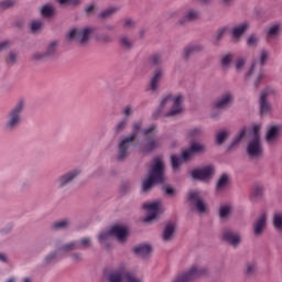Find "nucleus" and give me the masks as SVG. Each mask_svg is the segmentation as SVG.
I'll list each match as a JSON object with an SVG mask.
<instances>
[{"label": "nucleus", "instance_id": "obj_1", "mask_svg": "<svg viewBox=\"0 0 282 282\" xmlns=\"http://www.w3.org/2000/svg\"><path fill=\"white\" fill-rule=\"evenodd\" d=\"M208 274V267L202 263H194L185 271L178 273L172 282H192L202 279Z\"/></svg>", "mask_w": 282, "mask_h": 282}, {"label": "nucleus", "instance_id": "obj_2", "mask_svg": "<svg viewBox=\"0 0 282 282\" xmlns=\"http://www.w3.org/2000/svg\"><path fill=\"white\" fill-rule=\"evenodd\" d=\"M25 108V102L20 100L7 115L4 129L6 131H14L22 122L21 113Z\"/></svg>", "mask_w": 282, "mask_h": 282}, {"label": "nucleus", "instance_id": "obj_3", "mask_svg": "<svg viewBox=\"0 0 282 282\" xmlns=\"http://www.w3.org/2000/svg\"><path fill=\"white\" fill-rule=\"evenodd\" d=\"M204 151V145L199 144V143H193L188 150H185L181 156L178 155H172L171 158V163H172V169L174 171H177V169H180V165L182 164V162H186L188 160H191V156L193 155V153H199Z\"/></svg>", "mask_w": 282, "mask_h": 282}, {"label": "nucleus", "instance_id": "obj_4", "mask_svg": "<svg viewBox=\"0 0 282 282\" xmlns=\"http://www.w3.org/2000/svg\"><path fill=\"white\" fill-rule=\"evenodd\" d=\"M170 102H172V109L166 116L169 117L180 116V113L184 111V108L182 107V102H184V96L182 95H177L175 97L171 95L165 96L160 104V109H164V107L170 105Z\"/></svg>", "mask_w": 282, "mask_h": 282}, {"label": "nucleus", "instance_id": "obj_5", "mask_svg": "<svg viewBox=\"0 0 282 282\" xmlns=\"http://www.w3.org/2000/svg\"><path fill=\"white\" fill-rule=\"evenodd\" d=\"M140 129H142V122H134L132 134L120 141L118 160L122 161L124 160V158H127V151H129V147H131V143L133 142V140L138 138V133H140Z\"/></svg>", "mask_w": 282, "mask_h": 282}, {"label": "nucleus", "instance_id": "obj_6", "mask_svg": "<svg viewBox=\"0 0 282 282\" xmlns=\"http://www.w3.org/2000/svg\"><path fill=\"white\" fill-rule=\"evenodd\" d=\"M160 206H162V200L144 203L142 208L145 210L147 217L143 219V221H153V219L160 215Z\"/></svg>", "mask_w": 282, "mask_h": 282}, {"label": "nucleus", "instance_id": "obj_7", "mask_svg": "<svg viewBox=\"0 0 282 282\" xmlns=\"http://www.w3.org/2000/svg\"><path fill=\"white\" fill-rule=\"evenodd\" d=\"M165 165L164 161L160 156H155L152 160V164L149 170L148 177H164Z\"/></svg>", "mask_w": 282, "mask_h": 282}, {"label": "nucleus", "instance_id": "obj_8", "mask_svg": "<svg viewBox=\"0 0 282 282\" xmlns=\"http://www.w3.org/2000/svg\"><path fill=\"white\" fill-rule=\"evenodd\" d=\"M154 131L155 126H150L149 128L142 130L143 135H149L147 139L145 151H153L160 147V141L153 134Z\"/></svg>", "mask_w": 282, "mask_h": 282}, {"label": "nucleus", "instance_id": "obj_9", "mask_svg": "<svg viewBox=\"0 0 282 282\" xmlns=\"http://www.w3.org/2000/svg\"><path fill=\"white\" fill-rule=\"evenodd\" d=\"M188 202L194 206L197 213L206 212V203L202 199V194L197 191L189 192L187 196Z\"/></svg>", "mask_w": 282, "mask_h": 282}, {"label": "nucleus", "instance_id": "obj_10", "mask_svg": "<svg viewBox=\"0 0 282 282\" xmlns=\"http://www.w3.org/2000/svg\"><path fill=\"white\" fill-rule=\"evenodd\" d=\"M94 32V29L91 28H85L76 31V29H73L68 32L67 39H74V36H77V41L84 45V43H87L89 41V34Z\"/></svg>", "mask_w": 282, "mask_h": 282}, {"label": "nucleus", "instance_id": "obj_11", "mask_svg": "<svg viewBox=\"0 0 282 282\" xmlns=\"http://www.w3.org/2000/svg\"><path fill=\"white\" fill-rule=\"evenodd\" d=\"M110 234L112 237H116L119 243H124L129 237V230L126 226L115 225L110 228Z\"/></svg>", "mask_w": 282, "mask_h": 282}, {"label": "nucleus", "instance_id": "obj_12", "mask_svg": "<svg viewBox=\"0 0 282 282\" xmlns=\"http://www.w3.org/2000/svg\"><path fill=\"white\" fill-rule=\"evenodd\" d=\"M223 239L235 247H237L238 243H241V235L232 229H225L223 231Z\"/></svg>", "mask_w": 282, "mask_h": 282}, {"label": "nucleus", "instance_id": "obj_13", "mask_svg": "<svg viewBox=\"0 0 282 282\" xmlns=\"http://www.w3.org/2000/svg\"><path fill=\"white\" fill-rule=\"evenodd\" d=\"M250 158H259L263 153V148L261 147V139L253 138L247 148Z\"/></svg>", "mask_w": 282, "mask_h": 282}, {"label": "nucleus", "instance_id": "obj_14", "mask_svg": "<svg viewBox=\"0 0 282 282\" xmlns=\"http://www.w3.org/2000/svg\"><path fill=\"white\" fill-rule=\"evenodd\" d=\"M215 175V166L206 165L204 167L195 169L191 172V177H213Z\"/></svg>", "mask_w": 282, "mask_h": 282}, {"label": "nucleus", "instance_id": "obj_15", "mask_svg": "<svg viewBox=\"0 0 282 282\" xmlns=\"http://www.w3.org/2000/svg\"><path fill=\"white\" fill-rule=\"evenodd\" d=\"M126 267L120 265L118 269L111 271L108 276V282H124Z\"/></svg>", "mask_w": 282, "mask_h": 282}, {"label": "nucleus", "instance_id": "obj_16", "mask_svg": "<svg viewBox=\"0 0 282 282\" xmlns=\"http://www.w3.org/2000/svg\"><path fill=\"white\" fill-rule=\"evenodd\" d=\"M268 221V216L265 213L261 214L256 221L253 223V232L259 237V235H262L263 230H265V224Z\"/></svg>", "mask_w": 282, "mask_h": 282}, {"label": "nucleus", "instance_id": "obj_17", "mask_svg": "<svg viewBox=\"0 0 282 282\" xmlns=\"http://www.w3.org/2000/svg\"><path fill=\"white\" fill-rule=\"evenodd\" d=\"M164 177H149L142 182V192L143 193H149L155 184H163Z\"/></svg>", "mask_w": 282, "mask_h": 282}, {"label": "nucleus", "instance_id": "obj_18", "mask_svg": "<svg viewBox=\"0 0 282 282\" xmlns=\"http://www.w3.org/2000/svg\"><path fill=\"white\" fill-rule=\"evenodd\" d=\"M270 94V89L262 90L260 96V113L261 116H268V112L270 111V104H268L267 98Z\"/></svg>", "mask_w": 282, "mask_h": 282}, {"label": "nucleus", "instance_id": "obj_19", "mask_svg": "<svg viewBox=\"0 0 282 282\" xmlns=\"http://www.w3.org/2000/svg\"><path fill=\"white\" fill-rule=\"evenodd\" d=\"M175 235V224L170 223L165 226L162 235L163 241H171Z\"/></svg>", "mask_w": 282, "mask_h": 282}, {"label": "nucleus", "instance_id": "obj_20", "mask_svg": "<svg viewBox=\"0 0 282 282\" xmlns=\"http://www.w3.org/2000/svg\"><path fill=\"white\" fill-rule=\"evenodd\" d=\"M232 100V95L230 93H227L223 95V97L215 104L216 109H226L228 105H230V101Z\"/></svg>", "mask_w": 282, "mask_h": 282}, {"label": "nucleus", "instance_id": "obj_21", "mask_svg": "<svg viewBox=\"0 0 282 282\" xmlns=\"http://www.w3.org/2000/svg\"><path fill=\"white\" fill-rule=\"evenodd\" d=\"M160 80H162V69L156 68L154 72V75L150 82V89L152 91H155V89H158V83H160Z\"/></svg>", "mask_w": 282, "mask_h": 282}, {"label": "nucleus", "instance_id": "obj_22", "mask_svg": "<svg viewBox=\"0 0 282 282\" xmlns=\"http://www.w3.org/2000/svg\"><path fill=\"white\" fill-rule=\"evenodd\" d=\"M111 229L107 230V231H101L98 235V240L99 242L105 246L106 248H109V241H111Z\"/></svg>", "mask_w": 282, "mask_h": 282}, {"label": "nucleus", "instance_id": "obj_23", "mask_svg": "<svg viewBox=\"0 0 282 282\" xmlns=\"http://www.w3.org/2000/svg\"><path fill=\"white\" fill-rule=\"evenodd\" d=\"M133 252L139 257H147L151 253V247L149 245H139L134 247Z\"/></svg>", "mask_w": 282, "mask_h": 282}, {"label": "nucleus", "instance_id": "obj_24", "mask_svg": "<svg viewBox=\"0 0 282 282\" xmlns=\"http://www.w3.org/2000/svg\"><path fill=\"white\" fill-rule=\"evenodd\" d=\"M72 250H78V245L76 243V241H72V242L63 245L58 249V252L61 254H67V252H72Z\"/></svg>", "mask_w": 282, "mask_h": 282}, {"label": "nucleus", "instance_id": "obj_25", "mask_svg": "<svg viewBox=\"0 0 282 282\" xmlns=\"http://www.w3.org/2000/svg\"><path fill=\"white\" fill-rule=\"evenodd\" d=\"M123 282H144V280L141 276H138L135 273L131 271H127L123 275Z\"/></svg>", "mask_w": 282, "mask_h": 282}, {"label": "nucleus", "instance_id": "obj_26", "mask_svg": "<svg viewBox=\"0 0 282 282\" xmlns=\"http://www.w3.org/2000/svg\"><path fill=\"white\" fill-rule=\"evenodd\" d=\"M248 30V23H242L239 26L234 28L232 30V36L234 39H240L243 35V32Z\"/></svg>", "mask_w": 282, "mask_h": 282}, {"label": "nucleus", "instance_id": "obj_27", "mask_svg": "<svg viewBox=\"0 0 282 282\" xmlns=\"http://www.w3.org/2000/svg\"><path fill=\"white\" fill-rule=\"evenodd\" d=\"M203 47L202 45H189L184 51V58H188V56H192V54H197V52H202Z\"/></svg>", "mask_w": 282, "mask_h": 282}, {"label": "nucleus", "instance_id": "obj_28", "mask_svg": "<svg viewBox=\"0 0 282 282\" xmlns=\"http://www.w3.org/2000/svg\"><path fill=\"white\" fill-rule=\"evenodd\" d=\"M61 256H62V253L57 249L56 251L51 252L45 257V262L53 263V261H58V257H61Z\"/></svg>", "mask_w": 282, "mask_h": 282}, {"label": "nucleus", "instance_id": "obj_29", "mask_svg": "<svg viewBox=\"0 0 282 282\" xmlns=\"http://www.w3.org/2000/svg\"><path fill=\"white\" fill-rule=\"evenodd\" d=\"M232 213V205L226 204L220 207L219 214L220 217L226 218Z\"/></svg>", "mask_w": 282, "mask_h": 282}, {"label": "nucleus", "instance_id": "obj_30", "mask_svg": "<svg viewBox=\"0 0 282 282\" xmlns=\"http://www.w3.org/2000/svg\"><path fill=\"white\" fill-rule=\"evenodd\" d=\"M186 21H197L199 19V11L196 10H189L185 14Z\"/></svg>", "mask_w": 282, "mask_h": 282}, {"label": "nucleus", "instance_id": "obj_31", "mask_svg": "<svg viewBox=\"0 0 282 282\" xmlns=\"http://www.w3.org/2000/svg\"><path fill=\"white\" fill-rule=\"evenodd\" d=\"M228 184H230V180L228 177H221L218 180V182L216 184V188H217V191H224V188H226V186H228Z\"/></svg>", "mask_w": 282, "mask_h": 282}, {"label": "nucleus", "instance_id": "obj_32", "mask_svg": "<svg viewBox=\"0 0 282 282\" xmlns=\"http://www.w3.org/2000/svg\"><path fill=\"white\" fill-rule=\"evenodd\" d=\"M127 124H129V119L124 118L123 120L119 121L118 124L115 127L116 133H120L127 129Z\"/></svg>", "mask_w": 282, "mask_h": 282}, {"label": "nucleus", "instance_id": "obj_33", "mask_svg": "<svg viewBox=\"0 0 282 282\" xmlns=\"http://www.w3.org/2000/svg\"><path fill=\"white\" fill-rule=\"evenodd\" d=\"M279 30H281V26L279 24H274L273 26H271L267 31V34H268L269 39H274V36H278L279 35Z\"/></svg>", "mask_w": 282, "mask_h": 282}, {"label": "nucleus", "instance_id": "obj_34", "mask_svg": "<svg viewBox=\"0 0 282 282\" xmlns=\"http://www.w3.org/2000/svg\"><path fill=\"white\" fill-rule=\"evenodd\" d=\"M115 12H118V8L110 7V8L106 9L104 12H101L99 14V18L100 19H107V18L111 17V14H115Z\"/></svg>", "mask_w": 282, "mask_h": 282}, {"label": "nucleus", "instance_id": "obj_35", "mask_svg": "<svg viewBox=\"0 0 282 282\" xmlns=\"http://www.w3.org/2000/svg\"><path fill=\"white\" fill-rule=\"evenodd\" d=\"M75 242L77 245V250H80V248H89V246H91V240L89 238H83Z\"/></svg>", "mask_w": 282, "mask_h": 282}, {"label": "nucleus", "instance_id": "obj_36", "mask_svg": "<svg viewBox=\"0 0 282 282\" xmlns=\"http://www.w3.org/2000/svg\"><path fill=\"white\" fill-rule=\"evenodd\" d=\"M273 224L276 230H282V214L278 213L273 217Z\"/></svg>", "mask_w": 282, "mask_h": 282}, {"label": "nucleus", "instance_id": "obj_37", "mask_svg": "<svg viewBox=\"0 0 282 282\" xmlns=\"http://www.w3.org/2000/svg\"><path fill=\"white\" fill-rule=\"evenodd\" d=\"M276 133H279V128L272 127L267 133V142H272L276 138Z\"/></svg>", "mask_w": 282, "mask_h": 282}, {"label": "nucleus", "instance_id": "obj_38", "mask_svg": "<svg viewBox=\"0 0 282 282\" xmlns=\"http://www.w3.org/2000/svg\"><path fill=\"white\" fill-rule=\"evenodd\" d=\"M54 14V8L52 6H44L42 8V17H45L46 19L52 17Z\"/></svg>", "mask_w": 282, "mask_h": 282}, {"label": "nucleus", "instance_id": "obj_39", "mask_svg": "<svg viewBox=\"0 0 282 282\" xmlns=\"http://www.w3.org/2000/svg\"><path fill=\"white\" fill-rule=\"evenodd\" d=\"M226 28L218 29L216 35L214 36V43H219V41H221V39L224 37V34H226Z\"/></svg>", "mask_w": 282, "mask_h": 282}, {"label": "nucleus", "instance_id": "obj_40", "mask_svg": "<svg viewBox=\"0 0 282 282\" xmlns=\"http://www.w3.org/2000/svg\"><path fill=\"white\" fill-rule=\"evenodd\" d=\"M67 226H69V221L64 219V220H59L56 221L55 224H53V228L61 230L63 228H67Z\"/></svg>", "mask_w": 282, "mask_h": 282}, {"label": "nucleus", "instance_id": "obj_41", "mask_svg": "<svg viewBox=\"0 0 282 282\" xmlns=\"http://www.w3.org/2000/svg\"><path fill=\"white\" fill-rule=\"evenodd\" d=\"M227 138H228V132L226 131L219 132L216 137L217 144H224Z\"/></svg>", "mask_w": 282, "mask_h": 282}, {"label": "nucleus", "instance_id": "obj_42", "mask_svg": "<svg viewBox=\"0 0 282 282\" xmlns=\"http://www.w3.org/2000/svg\"><path fill=\"white\" fill-rule=\"evenodd\" d=\"M256 271H257V263L254 262L248 263L245 269L246 274H254Z\"/></svg>", "mask_w": 282, "mask_h": 282}, {"label": "nucleus", "instance_id": "obj_43", "mask_svg": "<svg viewBox=\"0 0 282 282\" xmlns=\"http://www.w3.org/2000/svg\"><path fill=\"white\" fill-rule=\"evenodd\" d=\"M74 182L73 177H61L57 181V184L59 186H67L68 184H72Z\"/></svg>", "mask_w": 282, "mask_h": 282}, {"label": "nucleus", "instance_id": "obj_44", "mask_svg": "<svg viewBox=\"0 0 282 282\" xmlns=\"http://www.w3.org/2000/svg\"><path fill=\"white\" fill-rule=\"evenodd\" d=\"M252 195H254V197H261V195H263V186L254 185L252 188Z\"/></svg>", "mask_w": 282, "mask_h": 282}, {"label": "nucleus", "instance_id": "obj_45", "mask_svg": "<svg viewBox=\"0 0 282 282\" xmlns=\"http://www.w3.org/2000/svg\"><path fill=\"white\" fill-rule=\"evenodd\" d=\"M246 135V129L240 130L234 142L231 143V147H237L238 142H241V139Z\"/></svg>", "mask_w": 282, "mask_h": 282}, {"label": "nucleus", "instance_id": "obj_46", "mask_svg": "<svg viewBox=\"0 0 282 282\" xmlns=\"http://www.w3.org/2000/svg\"><path fill=\"white\" fill-rule=\"evenodd\" d=\"M230 63H232V55L231 54L225 55L221 59L223 67H228Z\"/></svg>", "mask_w": 282, "mask_h": 282}, {"label": "nucleus", "instance_id": "obj_47", "mask_svg": "<svg viewBox=\"0 0 282 282\" xmlns=\"http://www.w3.org/2000/svg\"><path fill=\"white\" fill-rule=\"evenodd\" d=\"M83 173V170L80 169H74L72 171H69L65 177H78V175H80Z\"/></svg>", "mask_w": 282, "mask_h": 282}, {"label": "nucleus", "instance_id": "obj_48", "mask_svg": "<svg viewBox=\"0 0 282 282\" xmlns=\"http://www.w3.org/2000/svg\"><path fill=\"white\" fill-rule=\"evenodd\" d=\"M41 28H43V22H41V21H33L31 23L32 32H39V30H41Z\"/></svg>", "mask_w": 282, "mask_h": 282}, {"label": "nucleus", "instance_id": "obj_49", "mask_svg": "<svg viewBox=\"0 0 282 282\" xmlns=\"http://www.w3.org/2000/svg\"><path fill=\"white\" fill-rule=\"evenodd\" d=\"M152 65H160L162 63V55L161 54H154L151 57Z\"/></svg>", "mask_w": 282, "mask_h": 282}, {"label": "nucleus", "instance_id": "obj_50", "mask_svg": "<svg viewBox=\"0 0 282 282\" xmlns=\"http://www.w3.org/2000/svg\"><path fill=\"white\" fill-rule=\"evenodd\" d=\"M12 6H14V2L12 0H6V1L0 2V9L1 10L12 8Z\"/></svg>", "mask_w": 282, "mask_h": 282}, {"label": "nucleus", "instance_id": "obj_51", "mask_svg": "<svg viewBox=\"0 0 282 282\" xmlns=\"http://www.w3.org/2000/svg\"><path fill=\"white\" fill-rule=\"evenodd\" d=\"M131 113H133V107L131 106H126L122 109V116H126V118H129V116H131Z\"/></svg>", "mask_w": 282, "mask_h": 282}, {"label": "nucleus", "instance_id": "obj_52", "mask_svg": "<svg viewBox=\"0 0 282 282\" xmlns=\"http://www.w3.org/2000/svg\"><path fill=\"white\" fill-rule=\"evenodd\" d=\"M54 52H56V42H52L46 51V56H52V54H54Z\"/></svg>", "mask_w": 282, "mask_h": 282}, {"label": "nucleus", "instance_id": "obj_53", "mask_svg": "<svg viewBox=\"0 0 282 282\" xmlns=\"http://www.w3.org/2000/svg\"><path fill=\"white\" fill-rule=\"evenodd\" d=\"M120 45L126 50H129L131 47V41H129L127 37H121Z\"/></svg>", "mask_w": 282, "mask_h": 282}, {"label": "nucleus", "instance_id": "obj_54", "mask_svg": "<svg viewBox=\"0 0 282 282\" xmlns=\"http://www.w3.org/2000/svg\"><path fill=\"white\" fill-rule=\"evenodd\" d=\"M57 1L62 6H65V3H69V6H78V3H80V0H57Z\"/></svg>", "mask_w": 282, "mask_h": 282}, {"label": "nucleus", "instance_id": "obj_55", "mask_svg": "<svg viewBox=\"0 0 282 282\" xmlns=\"http://www.w3.org/2000/svg\"><path fill=\"white\" fill-rule=\"evenodd\" d=\"M163 192L165 195H175V189L169 185L163 186Z\"/></svg>", "mask_w": 282, "mask_h": 282}, {"label": "nucleus", "instance_id": "obj_56", "mask_svg": "<svg viewBox=\"0 0 282 282\" xmlns=\"http://www.w3.org/2000/svg\"><path fill=\"white\" fill-rule=\"evenodd\" d=\"M200 133H202V129L194 128V129L189 130L188 137L189 138H195V135H199Z\"/></svg>", "mask_w": 282, "mask_h": 282}, {"label": "nucleus", "instance_id": "obj_57", "mask_svg": "<svg viewBox=\"0 0 282 282\" xmlns=\"http://www.w3.org/2000/svg\"><path fill=\"white\" fill-rule=\"evenodd\" d=\"M257 41H258V40H257V36L251 35V36H249L247 43H248V45H249L250 47H254V46H257Z\"/></svg>", "mask_w": 282, "mask_h": 282}, {"label": "nucleus", "instance_id": "obj_58", "mask_svg": "<svg viewBox=\"0 0 282 282\" xmlns=\"http://www.w3.org/2000/svg\"><path fill=\"white\" fill-rule=\"evenodd\" d=\"M265 61H268V52L261 51L260 52V63L261 65H265Z\"/></svg>", "mask_w": 282, "mask_h": 282}, {"label": "nucleus", "instance_id": "obj_59", "mask_svg": "<svg viewBox=\"0 0 282 282\" xmlns=\"http://www.w3.org/2000/svg\"><path fill=\"white\" fill-rule=\"evenodd\" d=\"M243 65H246V61H243V58H239L236 63L237 72H241V69H243Z\"/></svg>", "mask_w": 282, "mask_h": 282}, {"label": "nucleus", "instance_id": "obj_60", "mask_svg": "<svg viewBox=\"0 0 282 282\" xmlns=\"http://www.w3.org/2000/svg\"><path fill=\"white\" fill-rule=\"evenodd\" d=\"M123 26L127 30H129V28H134L135 26V22L133 20H131V19H126Z\"/></svg>", "mask_w": 282, "mask_h": 282}, {"label": "nucleus", "instance_id": "obj_61", "mask_svg": "<svg viewBox=\"0 0 282 282\" xmlns=\"http://www.w3.org/2000/svg\"><path fill=\"white\" fill-rule=\"evenodd\" d=\"M264 78H265V74L264 73H260L257 76L256 80H254L256 87H259V85L261 84V80H263Z\"/></svg>", "mask_w": 282, "mask_h": 282}, {"label": "nucleus", "instance_id": "obj_62", "mask_svg": "<svg viewBox=\"0 0 282 282\" xmlns=\"http://www.w3.org/2000/svg\"><path fill=\"white\" fill-rule=\"evenodd\" d=\"M259 131H261V127L260 126H253L251 133H253V138H260L259 137Z\"/></svg>", "mask_w": 282, "mask_h": 282}, {"label": "nucleus", "instance_id": "obj_63", "mask_svg": "<svg viewBox=\"0 0 282 282\" xmlns=\"http://www.w3.org/2000/svg\"><path fill=\"white\" fill-rule=\"evenodd\" d=\"M72 260L76 261V262L83 261V254H80V253H73L72 254Z\"/></svg>", "mask_w": 282, "mask_h": 282}, {"label": "nucleus", "instance_id": "obj_64", "mask_svg": "<svg viewBox=\"0 0 282 282\" xmlns=\"http://www.w3.org/2000/svg\"><path fill=\"white\" fill-rule=\"evenodd\" d=\"M8 61H9V63H15V61H17V54L10 53Z\"/></svg>", "mask_w": 282, "mask_h": 282}]
</instances>
